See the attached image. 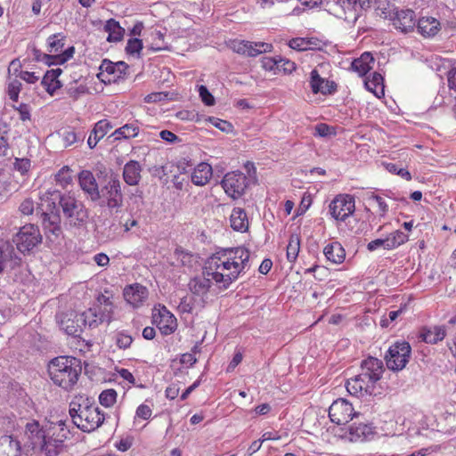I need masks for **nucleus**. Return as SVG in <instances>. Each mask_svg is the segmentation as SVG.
<instances>
[{"mask_svg":"<svg viewBox=\"0 0 456 456\" xmlns=\"http://www.w3.org/2000/svg\"><path fill=\"white\" fill-rule=\"evenodd\" d=\"M250 251L243 247L221 248L207 258L202 273L213 278L220 289H227L246 273Z\"/></svg>","mask_w":456,"mask_h":456,"instance_id":"nucleus-1","label":"nucleus"},{"mask_svg":"<svg viewBox=\"0 0 456 456\" xmlns=\"http://www.w3.org/2000/svg\"><path fill=\"white\" fill-rule=\"evenodd\" d=\"M25 431L32 450L41 456H58L63 452L69 436V430L61 421L44 428L33 420L26 424Z\"/></svg>","mask_w":456,"mask_h":456,"instance_id":"nucleus-2","label":"nucleus"},{"mask_svg":"<svg viewBox=\"0 0 456 456\" xmlns=\"http://www.w3.org/2000/svg\"><path fill=\"white\" fill-rule=\"evenodd\" d=\"M51 381L64 391L70 392L77 386L82 373L81 361L72 356H58L47 364Z\"/></svg>","mask_w":456,"mask_h":456,"instance_id":"nucleus-3","label":"nucleus"},{"mask_svg":"<svg viewBox=\"0 0 456 456\" xmlns=\"http://www.w3.org/2000/svg\"><path fill=\"white\" fill-rule=\"evenodd\" d=\"M69 415L74 424L84 432L97 429L105 420L104 412L95 404H90L88 400L84 403L71 402Z\"/></svg>","mask_w":456,"mask_h":456,"instance_id":"nucleus-4","label":"nucleus"},{"mask_svg":"<svg viewBox=\"0 0 456 456\" xmlns=\"http://www.w3.org/2000/svg\"><path fill=\"white\" fill-rule=\"evenodd\" d=\"M45 196H50L54 199L60 198V205L62 213L70 225L82 226L87 222L89 217L88 210L86 208L85 205L74 196L70 194L60 196V192L55 191V189L46 191Z\"/></svg>","mask_w":456,"mask_h":456,"instance_id":"nucleus-5","label":"nucleus"},{"mask_svg":"<svg viewBox=\"0 0 456 456\" xmlns=\"http://www.w3.org/2000/svg\"><path fill=\"white\" fill-rule=\"evenodd\" d=\"M67 42V36L64 32H58L50 35L46 39V50L49 54L45 58L49 64H63L73 57L75 48L68 46L64 48Z\"/></svg>","mask_w":456,"mask_h":456,"instance_id":"nucleus-6","label":"nucleus"},{"mask_svg":"<svg viewBox=\"0 0 456 456\" xmlns=\"http://www.w3.org/2000/svg\"><path fill=\"white\" fill-rule=\"evenodd\" d=\"M329 63H321L317 65L310 73V88L313 94H322L330 95L337 92V84L327 77V71L330 69Z\"/></svg>","mask_w":456,"mask_h":456,"instance_id":"nucleus-7","label":"nucleus"},{"mask_svg":"<svg viewBox=\"0 0 456 456\" xmlns=\"http://www.w3.org/2000/svg\"><path fill=\"white\" fill-rule=\"evenodd\" d=\"M12 241L20 253L26 254L42 242V235L37 225L28 224L20 228Z\"/></svg>","mask_w":456,"mask_h":456,"instance_id":"nucleus-8","label":"nucleus"},{"mask_svg":"<svg viewBox=\"0 0 456 456\" xmlns=\"http://www.w3.org/2000/svg\"><path fill=\"white\" fill-rule=\"evenodd\" d=\"M227 46L233 53L246 57H256L273 51L270 43H263V41L254 43V41H245V39H231L227 43Z\"/></svg>","mask_w":456,"mask_h":456,"instance_id":"nucleus-9","label":"nucleus"},{"mask_svg":"<svg viewBox=\"0 0 456 456\" xmlns=\"http://www.w3.org/2000/svg\"><path fill=\"white\" fill-rule=\"evenodd\" d=\"M151 319L152 323L157 326L163 336L174 334L177 329V319L164 305H154Z\"/></svg>","mask_w":456,"mask_h":456,"instance_id":"nucleus-10","label":"nucleus"},{"mask_svg":"<svg viewBox=\"0 0 456 456\" xmlns=\"http://www.w3.org/2000/svg\"><path fill=\"white\" fill-rule=\"evenodd\" d=\"M225 193L233 200L244 195L248 186V178L241 171L228 172L221 182Z\"/></svg>","mask_w":456,"mask_h":456,"instance_id":"nucleus-11","label":"nucleus"},{"mask_svg":"<svg viewBox=\"0 0 456 456\" xmlns=\"http://www.w3.org/2000/svg\"><path fill=\"white\" fill-rule=\"evenodd\" d=\"M100 200L110 209L121 208L124 197L122 196L118 177L110 176L108 183L100 191Z\"/></svg>","mask_w":456,"mask_h":456,"instance_id":"nucleus-12","label":"nucleus"},{"mask_svg":"<svg viewBox=\"0 0 456 456\" xmlns=\"http://www.w3.org/2000/svg\"><path fill=\"white\" fill-rule=\"evenodd\" d=\"M329 210L335 220L345 222L355 211L354 198L348 194H339L330 202Z\"/></svg>","mask_w":456,"mask_h":456,"instance_id":"nucleus-13","label":"nucleus"},{"mask_svg":"<svg viewBox=\"0 0 456 456\" xmlns=\"http://www.w3.org/2000/svg\"><path fill=\"white\" fill-rule=\"evenodd\" d=\"M411 346L406 341L395 342L386 357L387 365L392 370H402L409 362Z\"/></svg>","mask_w":456,"mask_h":456,"instance_id":"nucleus-14","label":"nucleus"},{"mask_svg":"<svg viewBox=\"0 0 456 456\" xmlns=\"http://www.w3.org/2000/svg\"><path fill=\"white\" fill-rule=\"evenodd\" d=\"M376 434V427L372 423L354 421L345 431L342 437L350 442L362 443L372 440Z\"/></svg>","mask_w":456,"mask_h":456,"instance_id":"nucleus-15","label":"nucleus"},{"mask_svg":"<svg viewBox=\"0 0 456 456\" xmlns=\"http://www.w3.org/2000/svg\"><path fill=\"white\" fill-rule=\"evenodd\" d=\"M86 325H88V319L86 317L85 311L82 314L66 313L61 321V329L66 331V334L74 338H80Z\"/></svg>","mask_w":456,"mask_h":456,"instance_id":"nucleus-16","label":"nucleus"},{"mask_svg":"<svg viewBox=\"0 0 456 456\" xmlns=\"http://www.w3.org/2000/svg\"><path fill=\"white\" fill-rule=\"evenodd\" d=\"M354 415L352 403L343 398L335 400L329 408L330 420L338 425L347 423Z\"/></svg>","mask_w":456,"mask_h":456,"instance_id":"nucleus-17","label":"nucleus"},{"mask_svg":"<svg viewBox=\"0 0 456 456\" xmlns=\"http://www.w3.org/2000/svg\"><path fill=\"white\" fill-rule=\"evenodd\" d=\"M126 65L124 62L114 63L105 60L100 67L97 77L104 84L115 83L121 78L122 74L126 72Z\"/></svg>","mask_w":456,"mask_h":456,"instance_id":"nucleus-18","label":"nucleus"},{"mask_svg":"<svg viewBox=\"0 0 456 456\" xmlns=\"http://www.w3.org/2000/svg\"><path fill=\"white\" fill-rule=\"evenodd\" d=\"M213 278L202 273V276H196L190 280L188 287L193 297L200 298V305L204 306L208 294L213 285Z\"/></svg>","mask_w":456,"mask_h":456,"instance_id":"nucleus-19","label":"nucleus"},{"mask_svg":"<svg viewBox=\"0 0 456 456\" xmlns=\"http://www.w3.org/2000/svg\"><path fill=\"white\" fill-rule=\"evenodd\" d=\"M148 295V289L137 282L126 285L123 289V297H125L126 302L134 308L142 305L147 300Z\"/></svg>","mask_w":456,"mask_h":456,"instance_id":"nucleus-20","label":"nucleus"},{"mask_svg":"<svg viewBox=\"0 0 456 456\" xmlns=\"http://www.w3.org/2000/svg\"><path fill=\"white\" fill-rule=\"evenodd\" d=\"M383 372V362L377 358L369 357L362 363L361 374L362 378H365L372 386L382 378Z\"/></svg>","mask_w":456,"mask_h":456,"instance_id":"nucleus-21","label":"nucleus"},{"mask_svg":"<svg viewBox=\"0 0 456 456\" xmlns=\"http://www.w3.org/2000/svg\"><path fill=\"white\" fill-rule=\"evenodd\" d=\"M78 182L84 191L89 195L92 200H100V189L96 178L91 170L84 169L78 174Z\"/></svg>","mask_w":456,"mask_h":456,"instance_id":"nucleus-22","label":"nucleus"},{"mask_svg":"<svg viewBox=\"0 0 456 456\" xmlns=\"http://www.w3.org/2000/svg\"><path fill=\"white\" fill-rule=\"evenodd\" d=\"M115 309H110L109 314V317H106L104 314V307L102 305H94V306L88 308L85 311L86 317L88 319V326L89 327H98L101 323H110L113 319V312Z\"/></svg>","mask_w":456,"mask_h":456,"instance_id":"nucleus-23","label":"nucleus"},{"mask_svg":"<svg viewBox=\"0 0 456 456\" xmlns=\"http://www.w3.org/2000/svg\"><path fill=\"white\" fill-rule=\"evenodd\" d=\"M394 27L403 32L411 31L415 26V14L411 9L399 10L393 18Z\"/></svg>","mask_w":456,"mask_h":456,"instance_id":"nucleus-24","label":"nucleus"},{"mask_svg":"<svg viewBox=\"0 0 456 456\" xmlns=\"http://www.w3.org/2000/svg\"><path fill=\"white\" fill-rule=\"evenodd\" d=\"M346 390L352 395L362 396L365 394L370 393L373 389L372 386L362 375L360 373L355 378L350 379L346 384Z\"/></svg>","mask_w":456,"mask_h":456,"instance_id":"nucleus-25","label":"nucleus"},{"mask_svg":"<svg viewBox=\"0 0 456 456\" xmlns=\"http://www.w3.org/2000/svg\"><path fill=\"white\" fill-rule=\"evenodd\" d=\"M446 336L444 326H424L419 330V338L426 344L436 345L444 340Z\"/></svg>","mask_w":456,"mask_h":456,"instance_id":"nucleus-26","label":"nucleus"},{"mask_svg":"<svg viewBox=\"0 0 456 456\" xmlns=\"http://www.w3.org/2000/svg\"><path fill=\"white\" fill-rule=\"evenodd\" d=\"M440 28L439 20L434 17H420L417 21V30L425 38H430V37L436 35Z\"/></svg>","mask_w":456,"mask_h":456,"instance_id":"nucleus-27","label":"nucleus"},{"mask_svg":"<svg viewBox=\"0 0 456 456\" xmlns=\"http://www.w3.org/2000/svg\"><path fill=\"white\" fill-rule=\"evenodd\" d=\"M20 442L12 435L0 436V456H20Z\"/></svg>","mask_w":456,"mask_h":456,"instance_id":"nucleus-28","label":"nucleus"},{"mask_svg":"<svg viewBox=\"0 0 456 456\" xmlns=\"http://www.w3.org/2000/svg\"><path fill=\"white\" fill-rule=\"evenodd\" d=\"M213 169L207 162L199 163L191 173V182L196 186H205L212 178Z\"/></svg>","mask_w":456,"mask_h":456,"instance_id":"nucleus-29","label":"nucleus"},{"mask_svg":"<svg viewBox=\"0 0 456 456\" xmlns=\"http://www.w3.org/2000/svg\"><path fill=\"white\" fill-rule=\"evenodd\" d=\"M61 73L62 70L61 69H51L48 70L42 78L41 84L51 96L62 86L61 82L59 80V77Z\"/></svg>","mask_w":456,"mask_h":456,"instance_id":"nucleus-30","label":"nucleus"},{"mask_svg":"<svg viewBox=\"0 0 456 456\" xmlns=\"http://www.w3.org/2000/svg\"><path fill=\"white\" fill-rule=\"evenodd\" d=\"M231 227L237 232H245L249 228V221L246 211L240 208H235L230 216Z\"/></svg>","mask_w":456,"mask_h":456,"instance_id":"nucleus-31","label":"nucleus"},{"mask_svg":"<svg viewBox=\"0 0 456 456\" xmlns=\"http://www.w3.org/2000/svg\"><path fill=\"white\" fill-rule=\"evenodd\" d=\"M141 165L136 160H129L123 167V179L129 186L138 184L141 178Z\"/></svg>","mask_w":456,"mask_h":456,"instance_id":"nucleus-32","label":"nucleus"},{"mask_svg":"<svg viewBox=\"0 0 456 456\" xmlns=\"http://www.w3.org/2000/svg\"><path fill=\"white\" fill-rule=\"evenodd\" d=\"M374 61L371 53H364L360 58L353 61L352 68L359 76L364 77L373 69Z\"/></svg>","mask_w":456,"mask_h":456,"instance_id":"nucleus-33","label":"nucleus"},{"mask_svg":"<svg viewBox=\"0 0 456 456\" xmlns=\"http://www.w3.org/2000/svg\"><path fill=\"white\" fill-rule=\"evenodd\" d=\"M323 253L326 258L334 264H341L346 258V251L343 246L338 241L326 245Z\"/></svg>","mask_w":456,"mask_h":456,"instance_id":"nucleus-34","label":"nucleus"},{"mask_svg":"<svg viewBox=\"0 0 456 456\" xmlns=\"http://www.w3.org/2000/svg\"><path fill=\"white\" fill-rule=\"evenodd\" d=\"M365 87L378 98L385 95L384 77L379 73H373L371 77H368L365 81Z\"/></svg>","mask_w":456,"mask_h":456,"instance_id":"nucleus-35","label":"nucleus"},{"mask_svg":"<svg viewBox=\"0 0 456 456\" xmlns=\"http://www.w3.org/2000/svg\"><path fill=\"white\" fill-rule=\"evenodd\" d=\"M104 30L108 33L107 40L109 42H120L124 38L126 29L115 19L107 20Z\"/></svg>","mask_w":456,"mask_h":456,"instance_id":"nucleus-36","label":"nucleus"},{"mask_svg":"<svg viewBox=\"0 0 456 456\" xmlns=\"http://www.w3.org/2000/svg\"><path fill=\"white\" fill-rule=\"evenodd\" d=\"M139 134V126L135 122L125 124L123 126L114 130L112 135L116 140L130 139L137 136Z\"/></svg>","mask_w":456,"mask_h":456,"instance_id":"nucleus-37","label":"nucleus"},{"mask_svg":"<svg viewBox=\"0 0 456 456\" xmlns=\"http://www.w3.org/2000/svg\"><path fill=\"white\" fill-rule=\"evenodd\" d=\"M20 67V61L18 60H13L10 63L9 71H11V69H13V75L19 77L21 80L25 81L28 84H35L39 80L40 76L37 75L36 72L20 71V73L17 74L19 72Z\"/></svg>","mask_w":456,"mask_h":456,"instance_id":"nucleus-38","label":"nucleus"},{"mask_svg":"<svg viewBox=\"0 0 456 456\" xmlns=\"http://www.w3.org/2000/svg\"><path fill=\"white\" fill-rule=\"evenodd\" d=\"M300 251V237L298 234H291L286 247V257L289 263H294Z\"/></svg>","mask_w":456,"mask_h":456,"instance_id":"nucleus-39","label":"nucleus"},{"mask_svg":"<svg viewBox=\"0 0 456 456\" xmlns=\"http://www.w3.org/2000/svg\"><path fill=\"white\" fill-rule=\"evenodd\" d=\"M288 45L295 51H309V49H314L315 43L307 37H293L289 40Z\"/></svg>","mask_w":456,"mask_h":456,"instance_id":"nucleus-40","label":"nucleus"},{"mask_svg":"<svg viewBox=\"0 0 456 456\" xmlns=\"http://www.w3.org/2000/svg\"><path fill=\"white\" fill-rule=\"evenodd\" d=\"M72 181V169L69 166H63L55 175V182L62 188H67Z\"/></svg>","mask_w":456,"mask_h":456,"instance_id":"nucleus-41","label":"nucleus"},{"mask_svg":"<svg viewBox=\"0 0 456 456\" xmlns=\"http://www.w3.org/2000/svg\"><path fill=\"white\" fill-rule=\"evenodd\" d=\"M368 201L370 204L375 205L378 208V213L381 217H385L388 213L389 207L385 199L382 198L381 196L374 194V192H372L368 197Z\"/></svg>","mask_w":456,"mask_h":456,"instance_id":"nucleus-42","label":"nucleus"},{"mask_svg":"<svg viewBox=\"0 0 456 456\" xmlns=\"http://www.w3.org/2000/svg\"><path fill=\"white\" fill-rule=\"evenodd\" d=\"M387 249H393L405 243L409 237L401 231H395L387 237Z\"/></svg>","mask_w":456,"mask_h":456,"instance_id":"nucleus-43","label":"nucleus"},{"mask_svg":"<svg viewBox=\"0 0 456 456\" xmlns=\"http://www.w3.org/2000/svg\"><path fill=\"white\" fill-rule=\"evenodd\" d=\"M99 400L104 407L110 408L114 406L117 403L116 390L113 388L103 390L99 396Z\"/></svg>","mask_w":456,"mask_h":456,"instance_id":"nucleus-44","label":"nucleus"},{"mask_svg":"<svg viewBox=\"0 0 456 456\" xmlns=\"http://www.w3.org/2000/svg\"><path fill=\"white\" fill-rule=\"evenodd\" d=\"M175 117L182 121H191L199 123L201 121V116L194 110H182L176 112Z\"/></svg>","mask_w":456,"mask_h":456,"instance_id":"nucleus-45","label":"nucleus"},{"mask_svg":"<svg viewBox=\"0 0 456 456\" xmlns=\"http://www.w3.org/2000/svg\"><path fill=\"white\" fill-rule=\"evenodd\" d=\"M15 256L14 249L10 246L0 247V273L4 270L6 264Z\"/></svg>","mask_w":456,"mask_h":456,"instance_id":"nucleus-46","label":"nucleus"},{"mask_svg":"<svg viewBox=\"0 0 456 456\" xmlns=\"http://www.w3.org/2000/svg\"><path fill=\"white\" fill-rule=\"evenodd\" d=\"M195 297L184 296L181 298V301L177 306V309L181 313H191L195 306Z\"/></svg>","mask_w":456,"mask_h":456,"instance_id":"nucleus-47","label":"nucleus"},{"mask_svg":"<svg viewBox=\"0 0 456 456\" xmlns=\"http://www.w3.org/2000/svg\"><path fill=\"white\" fill-rule=\"evenodd\" d=\"M133 343V338L126 331H119L116 333V346L119 349L126 350L130 347Z\"/></svg>","mask_w":456,"mask_h":456,"instance_id":"nucleus-48","label":"nucleus"},{"mask_svg":"<svg viewBox=\"0 0 456 456\" xmlns=\"http://www.w3.org/2000/svg\"><path fill=\"white\" fill-rule=\"evenodd\" d=\"M152 415L151 406L146 403H141L137 406L134 412V420L142 419L148 420Z\"/></svg>","mask_w":456,"mask_h":456,"instance_id":"nucleus-49","label":"nucleus"},{"mask_svg":"<svg viewBox=\"0 0 456 456\" xmlns=\"http://www.w3.org/2000/svg\"><path fill=\"white\" fill-rule=\"evenodd\" d=\"M21 87H22L21 83L17 79H14L8 83L7 94H8L10 100H12L14 102H16L18 101L19 94L21 90Z\"/></svg>","mask_w":456,"mask_h":456,"instance_id":"nucleus-50","label":"nucleus"},{"mask_svg":"<svg viewBox=\"0 0 456 456\" xmlns=\"http://www.w3.org/2000/svg\"><path fill=\"white\" fill-rule=\"evenodd\" d=\"M31 166V161L28 158H15L13 161V168L21 175L27 174Z\"/></svg>","mask_w":456,"mask_h":456,"instance_id":"nucleus-51","label":"nucleus"},{"mask_svg":"<svg viewBox=\"0 0 456 456\" xmlns=\"http://www.w3.org/2000/svg\"><path fill=\"white\" fill-rule=\"evenodd\" d=\"M112 128L113 126L110 120L102 119L95 124L93 130L95 131L96 134L103 138Z\"/></svg>","mask_w":456,"mask_h":456,"instance_id":"nucleus-52","label":"nucleus"},{"mask_svg":"<svg viewBox=\"0 0 456 456\" xmlns=\"http://www.w3.org/2000/svg\"><path fill=\"white\" fill-rule=\"evenodd\" d=\"M260 64L265 71L273 72L274 75L278 73V57H264L260 60Z\"/></svg>","mask_w":456,"mask_h":456,"instance_id":"nucleus-53","label":"nucleus"},{"mask_svg":"<svg viewBox=\"0 0 456 456\" xmlns=\"http://www.w3.org/2000/svg\"><path fill=\"white\" fill-rule=\"evenodd\" d=\"M97 304L103 305L104 314L106 317H109L110 309H115V305H113V300L111 299V297H109L102 293L98 296Z\"/></svg>","mask_w":456,"mask_h":456,"instance_id":"nucleus-54","label":"nucleus"},{"mask_svg":"<svg viewBox=\"0 0 456 456\" xmlns=\"http://www.w3.org/2000/svg\"><path fill=\"white\" fill-rule=\"evenodd\" d=\"M142 49V43L141 39H128L126 45V52L128 54L134 55L138 54Z\"/></svg>","mask_w":456,"mask_h":456,"instance_id":"nucleus-55","label":"nucleus"},{"mask_svg":"<svg viewBox=\"0 0 456 456\" xmlns=\"http://www.w3.org/2000/svg\"><path fill=\"white\" fill-rule=\"evenodd\" d=\"M296 69L297 66L293 61L278 57V72L282 71L284 74H291Z\"/></svg>","mask_w":456,"mask_h":456,"instance_id":"nucleus-56","label":"nucleus"},{"mask_svg":"<svg viewBox=\"0 0 456 456\" xmlns=\"http://www.w3.org/2000/svg\"><path fill=\"white\" fill-rule=\"evenodd\" d=\"M8 132L5 126H0V156H5L9 150Z\"/></svg>","mask_w":456,"mask_h":456,"instance_id":"nucleus-57","label":"nucleus"},{"mask_svg":"<svg viewBox=\"0 0 456 456\" xmlns=\"http://www.w3.org/2000/svg\"><path fill=\"white\" fill-rule=\"evenodd\" d=\"M387 168L389 172L397 174L399 176H402L406 181H410L411 179L410 172L406 168L399 167L395 163L387 164Z\"/></svg>","mask_w":456,"mask_h":456,"instance_id":"nucleus-58","label":"nucleus"},{"mask_svg":"<svg viewBox=\"0 0 456 456\" xmlns=\"http://www.w3.org/2000/svg\"><path fill=\"white\" fill-rule=\"evenodd\" d=\"M200 96L207 106H213L215 104V98L212 94L208 91V89L205 86H200L199 87Z\"/></svg>","mask_w":456,"mask_h":456,"instance_id":"nucleus-59","label":"nucleus"},{"mask_svg":"<svg viewBox=\"0 0 456 456\" xmlns=\"http://www.w3.org/2000/svg\"><path fill=\"white\" fill-rule=\"evenodd\" d=\"M19 211L24 216H30L34 212V202L31 199L24 200L20 207Z\"/></svg>","mask_w":456,"mask_h":456,"instance_id":"nucleus-60","label":"nucleus"},{"mask_svg":"<svg viewBox=\"0 0 456 456\" xmlns=\"http://www.w3.org/2000/svg\"><path fill=\"white\" fill-rule=\"evenodd\" d=\"M20 115L21 121L30 120V108L26 103H20L18 107H14Z\"/></svg>","mask_w":456,"mask_h":456,"instance_id":"nucleus-61","label":"nucleus"},{"mask_svg":"<svg viewBox=\"0 0 456 456\" xmlns=\"http://www.w3.org/2000/svg\"><path fill=\"white\" fill-rule=\"evenodd\" d=\"M180 362L186 368H191L197 362V358L193 354L186 353L182 354Z\"/></svg>","mask_w":456,"mask_h":456,"instance_id":"nucleus-62","label":"nucleus"},{"mask_svg":"<svg viewBox=\"0 0 456 456\" xmlns=\"http://www.w3.org/2000/svg\"><path fill=\"white\" fill-rule=\"evenodd\" d=\"M62 140L65 147L70 146L77 142V134L73 130H67L63 133Z\"/></svg>","mask_w":456,"mask_h":456,"instance_id":"nucleus-63","label":"nucleus"},{"mask_svg":"<svg viewBox=\"0 0 456 456\" xmlns=\"http://www.w3.org/2000/svg\"><path fill=\"white\" fill-rule=\"evenodd\" d=\"M447 85L450 90L456 92V69H452L448 71Z\"/></svg>","mask_w":456,"mask_h":456,"instance_id":"nucleus-64","label":"nucleus"}]
</instances>
